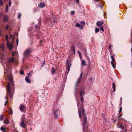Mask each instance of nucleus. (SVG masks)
Here are the masks:
<instances>
[{"mask_svg":"<svg viewBox=\"0 0 132 132\" xmlns=\"http://www.w3.org/2000/svg\"><path fill=\"white\" fill-rule=\"evenodd\" d=\"M82 104L78 105V111L79 117L80 118H81L82 117V115L83 116H85L84 121L83 125V128L84 130L85 128V126L86 125L87 121V118L86 116L84 114L85 110L82 108Z\"/></svg>","mask_w":132,"mask_h":132,"instance_id":"f257e3e1","label":"nucleus"},{"mask_svg":"<svg viewBox=\"0 0 132 132\" xmlns=\"http://www.w3.org/2000/svg\"><path fill=\"white\" fill-rule=\"evenodd\" d=\"M14 59L13 57L9 58L8 60L6 62V65H7L10 64L11 63L14 61Z\"/></svg>","mask_w":132,"mask_h":132,"instance_id":"20e7f679","label":"nucleus"},{"mask_svg":"<svg viewBox=\"0 0 132 132\" xmlns=\"http://www.w3.org/2000/svg\"><path fill=\"white\" fill-rule=\"evenodd\" d=\"M32 73H33V71H32L29 72V73L28 74V76H29Z\"/></svg>","mask_w":132,"mask_h":132,"instance_id":"72a5a7b5","label":"nucleus"},{"mask_svg":"<svg viewBox=\"0 0 132 132\" xmlns=\"http://www.w3.org/2000/svg\"><path fill=\"white\" fill-rule=\"evenodd\" d=\"M8 35H6L5 36V38L6 40L7 41V40H8Z\"/></svg>","mask_w":132,"mask_h":132,"instance_id":"c9c22d12","label":"nucleus"},{"mask_svg":"<svg viewBox=\"0 0 132 132\" xmlns=\"http://www.w3.org/2000/svg\"><path fill=\"white\" fill-rule=\"evenodd\" d=\"M85 92L83 90H82L80 93V96H83V95H84L85 94Z\"/></svg>","mask_w":132,"mask_h":132,"instance_id":"6ab92c4d","label":"nucleus"},{"mask_svg":"<svg viewBox=\"0 0 132 132\" xmlns=\"http://www.w3.org/2000/svg\"><path fill=\"white\" fill-rule=\"evenodd\" d=\"M4 123L5 124H8L9 123V122L7 119H6L4 120Z\"/></svg>","mask_w":132,"mask_h":132,"instance_id":"a211bd4d","label":"nucleus"},{"mask_svg":"<svg viewBox=\"0 0 132 132\" xmlns=\"http://www.w3.org/2000/svg\"><path fill=\"white\" fill-rule=\"evenodd\" d=\"M116 120H114V123H116Z\"/></svg>","mask_w":132,"mask_h":132,"instance_id":"bf43d9fd","label":"nucleus"},{"mask_svg":"<svg viewBox=\"0 0 132 132\" xmlns=\"http://www.w3.org/2000/svg\"><path fill=\"white\" fill-rule=\"evenodd\" d=\"M80 26V24L79 23H76L75 25V26L77 27H79Z\"/></svg>","mask_w":132,"mask_h":132,"instance_id":"c85d7f7f","label":"nucleus"},{"mask_svg":"<svg viewBox=\"0 0 132 132\" xmlns=\"http://www.w3.org/2000/svg\"><path fill=\"white\" fill-rule=\"evenodd\" d=\"M59 113V111L58 109L55 110L54 111V114L55 117L57 118L58 117V114Z\"/></svg>","mask_w":132,"mask_h":132,"instance_id":"6e6552de","label":"nucleus"},{"mask_svg":"<svg viewBox=\"0 0 132 132\" xmlns=\"http://www.w3.org/2000/svg\"><path fill=\"white\" fill-rule=\"evenodd\" d=\"M90 80L92 82V84L93 83V79L92 78H90Z\"/></svg>","mask_w":132,"mask_h":132,"instance_id":"c03bdc74","label":"nucleus"},{"mask_svg":"<svg viewBox=\"0 0 132 132\" xmlns=\"http://www.w3.org/2000/svg\"><path fill=\"white\" fill-rule=\"evenodd\" d=\"M122 110V107H121L120 108L119 110V113L121 112V111Z\"/></svg>","mask_w":132,"mask_h":132,"instance_id":"79ce46f5","label":"nucleus"},{"mask_svg":"<svg viewBox=\"0 0 132 132\" xmlns=\"http://www.w3.org/2000/svg\"><path fill=\"white\" fill-rule=\"evenodd\" d=\"M3 119V118L2 116L1 115L0 116V120L2 121Z\"/></svg>","mask_w":132,"mask_h":132,"instance_id":"49530a36","label":"nucleus"},{"mask_svg":"<svg viewBox=\"0 0 132 132\" xmlns=\"http://www.w3.org/2000/svg\"><path fill=\"white\" fill-rule=\"evenodd\" d=\"M100 1V0H95V1L96 2L99 1Z\"/></svg>","mask_w":132,"mask_h":132,"instance_id":"052dcab7","label":"nucleus"},{"mask_svg":"<svg viewBox=\"0 0 132 132\" xmlns=\"http://www.w3.org/2000/svg\"><path fill=\"white\" fill-rule=\"evenodd\" d=\"M111 57L112 59L111 64L113 66V68L114 69L115 68V66L114 65V62H115V60L114 57L113 56H111Z\"/></svg>","mask_w":132,"mask_h":132,"instance_id":"0eeeda50","label":"nucleus"},{"mask_svg":"<svg viewBox=\"0 0 132 132\" xmlns=\"http://www.w3.org/2000/svg\"><path fill=\"white\" fill-rule=\"evenodd\" d=\"M17 45L18 46V39L16 40Z\"/></svg>","mask_w":132,"mask_h":132,"instance_id":"603ef678","label":"nucleus"},{"mask_svg":"<svg viewBox=\"0 0 132 132\" xmlns=\"http://www.w3.org/2000/svg\"><path fill=\"white\" fill-rule=\"evenodd\" d=\"M14 56V54L13 53L12 54V56Z\"/></svg>","mask_w":132,"mask_h":132,"instance_id":"e2e57ef3","label":"nucleus"},{"mask_svg":"<svg viewBox=\"0 0 132 132\" xmlns=\"http://www.w3.org/2000/svg\"><path fill=\"white\" fill-rule=\"evenodd\" d=\"M99 6V7H100V8H101V7H102V5L101 4H99V6Z\"/></svg>","mask_w":132,"mask_h":132,"instance_id":"864d4df0","label":"nucleus"},{"mask_svg":"<svg viewBox=\"0 0 132 132\" xmlns=\"http://www.w3.org/2000/svg\"><path fill=\"white\" fill-rule=\"evenodd\" d=\"M6 1H8L7 0H5V2H6Z\"/></svg>","mask_w":132,"mask_h":132,"instance_id":"338daca9","label":"nucleus"},{"mask_svg":"<svg viewBox=\"0 0 132 132\" xmlns=\"http://www.w3.org/2000/svg\"><path fill=\"white\" fill-rule=\"evenodd\" d=\"M8 26H7L6 27V29H8Z\"/></svg>","mask_w":132,"mask_h":132,"instance_id":"680f3d73","label":"nucleus"},{"mask_svg":"<svg viewBox=\"0 0 132 132\" xmlns=\"http://www.w3.org/2000/svg\"><path fill=\"white\" fill-rule=\"evenodd\" d=\"M8 4H7L6 6L5 9V11L6 12H7L9 11Z\"/></svg>","mask_w":132,"mask_h":132,"instance_id":"b1692460","label":"nucleus"},{"mask_svg":"<svg viewBox=\"0 0 132 132\" xmlns=\"http://www.w3.org/2000/svg\"><path fill=\"white\" fill-rule=\"evenodd\" d=\"M102 115L103 116V119H104V122H105V123L107 121V120L105 118L104 114H102Z\"/></svg>","mask_w":132,"mask_h":132,"instance_id":"aec40b11","label":"nucleus"},{"mask_svg":"<svg viewBox=\"0 0 132 132\" xmlns=\"http://www.w3.org/2000/svg\"><path fill=\"white\" fill-rule=\"evenodd\" d=\"M41 35V34H37V38L38 39H39V38H40V37H39L38 36H40Z\"/></svg>","mask_w":132,"mask_h":132,"instance_id":"ea45409f","label":"nucleus"},{"mask_svg":"<svg viewBox=\"0 0 132 132\" xmlns=\"http://www.w3.org/2000/svg\"><path fill=\"white\" fill-rule=\"evenodd\" d=\"M71 14H72V15H73L74 14V13H75V12L73 11H71Z\"/></svg>","mask_w":132,"mask_h":132,"instance_id":"de8ad7c7","label":"nucleus"},{"mask_svg":"<svg viewBox=\"0 0 132 132\" xmlns=\"http://www.w3.org/2000/svg\"><path fill=\"white\" fill-rule=\"evenodd\" d=\"M21 15L20 13L19 14L18 16V18L20 19L21 17Z\"/></svg>","mask_w":132,"mask_h":132,"instance_id":"8fccbe9b","label":"nucleus"},{"mask_svg":"<svg viewBox=\"0 0 132 132\" xmlns=\"http://www.w3.org/2000/svg\"><path fill=\"white\" fill-rule=\"evenodd\" d=\"M80 26L79 27V29L80 30H82L83 29V26Z\"/></svg>","mask_w":132,"mask_h":132,"instance_id":"58836bf2","label":"nucleus"},{"mask_svg":"<svg viewBox=\"0 0 132 132\" xmlns=\"http://www.w3.org/2000/svg\"><path fill=\"white\" fill-rule=\"evenodd\" d=\"M8 16L6 15H4L3 18V21L5 22H6L8 21Z\"/></svg>","mask_w":132,"mask_h":132,"instance_id":"f8f14e48","label":"nucleus"},{"mask_svg":"<svg viewBox=\"0 0 132 132\" xmlns=\"http://www.w3.org/2000/svg\"><path fill=\"white\" fill-rule=\"evenodd\" d=\"M103 23L102 22L98 21L97 22L96 24L98 26L100 27L102 26Z\"/></svg>","mask_w":132,"mask_h":132,"instance_id":"ddd939ff","label":"nucleus"},{"mask_svg":"<svg viewBox=\"0 0 132 132\" xmlns=\"http://www.w3.org/2000/svg\"><path fill=\"white\" fill-rule=\"evenodd\" d=\"M126 124H124L123 125H121L119 122L117 124L118 127L119 128H120L122 129L124 128L125 129L126 127Z\"/></svg>","mask_w":132,"mask_h":132,"instance_id":"7ed1b4c3","label":"nucleus"},{"mask_svg":"<svg viewBox=\"0 0 132 132\" xmlns=\"http://www.w3.org/2000/svg\"><path fill=\"white\" fill-rule=\"evenodd\" d=\"M81 102L82 103L84 101V98L83 97V96H81Z\"/></svg>","mask_w":132,"mask_h":132,"instance_id":"f704fd0d","label":"nucleus"},{"mask_svg":"<svg viewBox=\"0 0 132 132\" xmlns=\"http://www.w3.org/2000/svg\"><path fill=\"white\" fill-rule=\"evenodd\" d=\"M80 23L81 24H83V25H82V26H84L85 24V22L84 21H81V22Z\"/></svg>","mask_w":132,"mask_h":132,"instance_id":"cd10ccee","label":"nucleus"},{"mask_svg":"<svg viewBox=\"0 0 132 132\" xmlns=\"http://www.w3.org/2000/svg\"><path fill=\"white\" fill-rule=\"evenodd\" d=\"M7 77L9 80V82L8 83L7 86V92L8 94L10 95L11 97H12V95L10 94V86H13L14 84L13 83V80L12 79V77L11 75L8 76Z\"/></svg>","mask_w":132,"mask_h":132,"instance_id":"f03ea898","label":"nucleus"},{"mask_svg":"<svg viewBox=\"0 0 132 132\" xmlns=\"http://www.w3.org/2000/svg\"><path fill=\"white\" fill-rule=\"evenodd\" d=\"M43 64L45 63V61H43Z\"/></svg>","mask_w":132,"mask_h":132,"instance_id":"69168bd1","label":"nucleus"},{"mask_svg":"<svg viewBox=\"0 0 132 132\" xmlns=\"http://www.w3.org/2000/svg\"><path fill=\"white\" fill-rule=\"evenodd\" d=\"M32 50L30 48L27 49L24 52V54L25 56H28L32 51Z\"/></svg>","mask_w":132,"mask_h":132,"instance_id":"39448f33","label":"nucleus"},{"mask_svg":"<svg viewBox=\"0 0 132 132\" xmlns=\"http://www.w3.org/2000/svg\"><path fill=\"white\" fill-rule=\"evenodd\" d=\"M11 1L10 0L9 2V7H10L11 6Z\"/></svg>","mask_w":132,"mask_h":132,"instance_id":"e433bc0d","label":"nucleus"},{"mask_svg":"<svg viewBox=\"0 0 132 132\" xmlns=\"http://www.w3.org/2000/svg\"><path fill=\"white\" fill-rule=\"evenodd\" d=\"M81 64L82 65H83L84 66H85L86 65V63L85 61L83 60H82L81 62Z\"/></svg>","mask_w":132,"mask_h":132,"instance_id":"bb28decb","label":"nucleus"},{"mask_svg":"<svg viewBox=\"0 0 132 132\" xmlns=\"http://www.w3.org/2000/svg\"><path fill=\"white\" fill-rule=\"evenodd\" d=\"M67 68H68V69L69 70L70 69V66H69V64H67Z\"/></svg>","mask_w":132,"mask_h":132,"instance_id":"09e8293b","label":"nucleus"},{"mask_svg":"<svg viewBox=\"0 0 132 132\" xmlns=\"http://www.w3.org/2000/svg\"><path fill=\"white\" fill-rule=\"evenodd\" d=\"M111 48V45L110 44L109 47H108V49H110Z\"/></svg>","mask_w":132,"mask_h":132,"instance_id":"5fc2aeb1","label":"nucleus"},{"mask_svg":"<svg viewBox=\"0 0 132 132\" xmlns=\"http://www.w3.org/2000/svg\"><path fill=\"white\" fill-rule=\"evenodd\" d=\"M100 30L102 31L103 32L104 31V30L103 29V27L102 26L100 27Z\"/></svg>","mask_w":132,"mask_h":132,"instance_id":"c756f323","label":"nucleus"},{"mask_svg":"<svg viewBox=\"0 0 132 132\" xmlns=\"http://www.w3.org/2000/svg\"><path fill=\"white\" fill-rule=\"evenodd\" d=\"M73 53H74V54H75V51H74V52H73Z\"/></svg>","mask_w":132,"mask_h":132,"instance_id":"774afa93","label":"nucleus"},{"mask_svg":"<svg viewBox=\"0 0 132 132\" xmlns=\"http://www.w3.org/2000/svg\"><path fill=\"white\" fill-rule=\"evenodd\" d=\"M6 102H7L6 101H5V104H4L5 106H6Z\"/></svg>","mask_w":132,"mask_h":132,"instance_id":"13d9d810","label":"nucleus"},{"mask_svg":"<svg viewBox=\"0 0 132 132\" xmlns=\"http://www.w3.org/2000/svg\"><path fill=\"white\" fill-rule=\"evenodd\" d=\"M122 119L121 118H119L118 120V121L119 122H121V120H122Z\"/></svg>","mask_w":132,"mask_h":132,"instance_id":"37998d69","label":"nucleus"},{"mask_svg":"<svg viewBox=\"0 0 132 132\" xmlns=\"http://www.w3.org/2000/svg\"><path fill=\"white\" fill-rule=\"evenodd\" d=\"M83 75L82 72H81L80 75V76L79 78L78 79L80 80H81L82 79V76Z\"/></svg>","mask_w":132,"mask_h":132,"instance_id":"393cba45","label":"nucleus"},{"mask_svg":"<svg viewBox=\"0 0 132 132\" xmlns=\"http://www.w3.org/2000/svg\"><path fill=\"white\" fill-rule=\"evenodd\" d=\"M3 4V1L2 0L0 1V5H2Z\"/></svg>","mask_w":132,"mask_h":132,"instance_id":"4c0bfd02","label":"nucleus"},{"mask_svg":"<svg viewBox=\"0 0 132 132\" xmlns=\"http://www.w3.org/2000/svg\"><path fill=\"white\" fill-rule=\"evenodd\" d=\"M10 38H11V37H12V35H11V34H10Z\"/></svg>","mask_w":132,"mask_h":132,"instance_id":"0e129e2a","label":"nucleus"},{"mask_svg":"<svg viewBox=\"0 0 132 132\" xmlns=\"http://www.w3.org/2000/svg\"><path fill=\"white\" fill-rule=\"evenodd\" d=\"M78 53L79 54V57H80V59L81 58L82 55H81V53L79 51H78Z\"/></svg>","mask_w":132,"mask_h":132,"instance_id":"a878e982","label":"nucleus"},{"mask_svg":"<svg viewBox=\"0 0 132 132\" xmlns=\"http://www.w3.org/2000/svg\"><path fill=\"white\" fill-rule=\"evenodd\" d=\"M81 80H80L79 79H78L77 80L75 85V86H76V89L78 85L79 84V83L80 82Z\"/></svg>","mask_w":132,"mask_h":132,"instance_id":"2eb2a0df","label":"nucleus"},{"mask_svg":"<svg viewBox=\"0 0 132 132\" xmlns=\"http://www.w3.org/2000/svg\"><path fill=\"white\" fill-rule=\"evenodd\" d=\"M20 74H21V75H23V74H24L23 72V71H20Z\"/></svg>","mask_w":132,"mask_h":132,"instance_id":"a18cd8bd","label":"nucleus"},{"mask_svg":"<svg viewBox=\"0 0 132 132\" xmlns=\"http://www.w3.org/2000/svg\"><path fill=\"white\" fill-rule=\"evenodd\" d=\"M113 88V91L114 92L116 90V85L114 83H112Z\"/></svg>","mask_w":132,"mask_h":132,"instance_id":"412c9836","label":"nucleus"},{"mask_svg":"<svg viewBox=\"0 0 132 132\" xmlns=\"http://www.w3.org/2000/svg\"><path fill=\"white\" fill-rule=\"evenodd\" d=\"M5 44H2L1 46H0V49L2 51H3L4 50Z\"/></svg>","mask_w":132,"mask_h":132,"instance_id":"4468645a","label":"nucleus"},{"mask_svg":"<svg viewBox=\"0 0 132 132\" xmlns=\"http://www.w3.org/2000/svg\"><path fill=\"white\" fill-rule=\"evenodd\" d=\"M45 6V3L43 2H42L38 5V7L41 8H43Z\"/></svg>","mask_w":132,"mask_h":132,"instance_id":"9b49d317","label":"nucleus"},{"mask_svg":"<svg viewBox=\"0 0 132 132\" xmlns=\"http://www.w3.org/2000/svg\"><path fill=\"white\" fill-rule=\"evenodd\" d=\"M95 31L96 33L98 32L99 31V29L98 28H97L95 29Z\"/></svg>","mask_w":132,"mask_h":132,"instance_id":"7c9ffc66","label":"nucleus"},{"mask_svg":"<svg viewBox=\"0 0 132 132\" xmlns=\"http://www.w3.org/2000/svg\"><path fill=\"white\" fill-rule=\"evenodd\" d=\"M20 126L22 127L23 128H25L27 126V125L26 124L24 121H21V122L20 124Z\"/></svg>","mask_w":132,"mask_h":132,"instance_id":"9d476101","label":"nucleus"},{"mask_svg":"<svg viewBox=\"0 0 132 132\" xmlns=\"http://www.w3.org/2000/svg\"><path fill=\"white\" fill-rule=\"evenodd\" d=\"M76 2L77 3H79V0H76Z\"/></svg>","mask_w":132,"mask_h":132,"instance_id":"6e6d98bb","label":"nucleus"},{"mask_svg":"<svg viewBox=\"0 0 132 132\" xmlns=\"http://www.w3.org/2000/svg\"><path fill=\"white\" fill-rule=\"evenodd\" d=\"M13 113V111L12 110V109L10 108H9V114L12 115Z\"/></svg>","mask_w":132,"mask_h":132,"instance_id":"4be33fe9","label":"nucleus"},{"mask_svg":"<svg viewBox=\"0 0 132 132\" xmlns=\"http://www.w3.org/2000/svg\"><path fill=\"white\" fill-rule=\"evenodd\" d=\"M25 120V115L24 114H23L21 118V121H24Z\"/></svg>","mask_w":132,"mask_h":132,"instance_id":"f3484780","label":"nucleus"},{"mask_svg":"<svg viewBox=\"0 0 132 132\" xmlns=\"http://www.w3.org/2000/svg\"><path fill=\"white\" fill-rule=\"evenodd\" d=\"M122 113H121L120 115H119V116L118 117V118L119 117H121L122 116Z\"/></svg>","mask_w":132,"mask_h":132,"instance_id":"3c124183","label":"nucleus"},{"mask_svg":"<svg viewBox=\"0 0 132 132\" xmlns=\"http://www.w3.org/2000/svg\"><path fill=\"white\" fill-rule=\"evenodd\" d=\"M7 46L8 48H9L10 50H11L13 47V45L12 44H10L9 42H7Z\"/></svg>","mask_w":132,"mask_h":132,"instance_id":"1a4fd4ad","label":"nucleus"},{"mask_svg":"<svg viewBox=\"0 0 132 132\" xmlns=\"http://www.w3.org/2000/svg\"><path fill=\"white\" fill-rule=\"evenodd\" d=\"M55 71V70L54 68H52L51 69V73L52 75H53L54 74V72Z\"/></svg>","mask_w":132,"mask_h":132,"instance_id":"5701e85b","label":"nucleus"},{"mask_svg":"<svg viewBox=\"0 0 132 132\" xmlns=\"http://www.w3.org/2000/svg\"><path fill=\"white\" fill-rule=\"evenodd\" d=\"M25 80L28 83H30V79L28 78V76H27L25 78Z\"/></svg>","mask_w":132,"mask_h":132,"instance_id":"dca6fc26","label":"nucleus"},{"mask_svg":"<svg viewBox=\"0 0 132 132\" xmlns=\"http://www.w3.org/2000/svg\"><path fill=\"white\" fill-rule=\"evenodd\" d=\"M35 26L36 28H38L39 27L37 25H36Z\"/></svg>","mask_w":132,"mask_h":132,"instance_id":"4d7b16f0","label":"nucleus"},{"mask_svg":"<svg viewBox=\"0 0 132 132\" xmlns=\"http://www.w3.org/2000/svg\"><path fill=\"white\" fill-rule=\"evenodd\" d=\"M20 109L21 111L23 112H25L26 110L25 106L22 105H20Z\"/></svg>","mask_w":132,"mask_h":132,"instance_id":"423d86ee","label":"nucleus"},{"mask_svg":"<svg viewBox=\"0 0 132 132\" xmlns=\"http://www.w3.org/2000/svg\"><path fill=\"white\" fill-rule=\"evenodd\" d=\"M1 130L3 131H5V129L3 127H1Z\"/></svg>","mask_w":132,"mask_h":132,"instance_id":"2f4dec72","label":"nucleus"},{"mask_svg":"<svg viewBox=\"0 0 132 132\" xmlns=\"http://www.w3.org/2000/svg\"><path fill=\"white\" fill-rule=\"evenodd\" d=\"M57 20V19L56 18H54L53 19V21L54 23L57 22V21H56Z\"/></svg>","mask_w":132,"mask_h":132,"instance_id":"473e14b6","label":"nucleus"},{"mask_svg":"<svg viewBox=\"0 0 132 132\" xmlns=\"http://www.w3.org/2000/svg\"><path fill=\"white\" fill-rule=\"evenodd\" d=\"M71 48L72 49L73 52H74V51H75V47L73 46H72V47H71Z\"/></svg>","mask_w":132,"mask_h":132,"instance_id":"a19ab883","label":"nucleus"}]
</instances>
